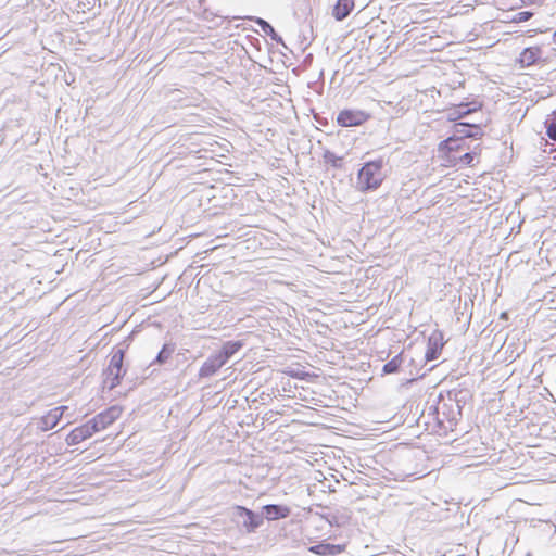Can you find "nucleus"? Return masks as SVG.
<instances>
[{"instance_id":"1","label":"nucleus","mask_w":556,"mask_h":556,"mask_svg":"<svg viewBox=\"0 0 556 556\" xmlns=\"http://www.w3.org/2000/svg\"><path fill=\"white\" fill-rule=\"evenodd\" d=\"M387 164L388 160L383 156L363 163L357 172L356 189L363 193L376 191L387 178Z\"/></svg>"},{"instance_id":"2","label":"nucleus","mask_w":556,"mask_h":556,"mask_svg":"<svg viewBox=\"0 0 556 556\" xmlns=\"http://www.w3.org/2000/svg\"><path fill=\"white\" fill-rule=\"evenodd\" d=\"M430 417H432V419L435 421L439 429H445L444 421L446 420L451 424V426H455L460 419L462 413L459 409L455 408L454 403L448 401L446 395L444 396L441 393L438 397L437 405H431L429 407L427 416H425V412L422 410L419 418L417 419V425H420V419H425L424 425L426 426V429H428Z\"/></svg>"},{"instance_id":"3","label":"nucleus","mask_w":556,"mask_h":556,"mask_svg":"<svg viewBox=\"0 0 556 556\" xmlns=\"http://www.w3.org/2000/svg\"><path fill=\"white\" fill-rule=\"evenodd\" d=\"M128 344H119L112 353L108 367L103 370V389L109 391L116 388L126 375L124 359Z\"/></svg>"},{"instance_id":"4","label":"nucleus","mask_w":556,"mask_h":556,"mask_svg":"<svg viewBox=\"0 0 556 556\" xmlns=\"http://www.w3.org/2000/svg\"><path fill=\"white\" fill-rule=\"evenodd\" d=\"M232 521L244 529L247 533L255 532L264 522V516L245 506L236 505L231 513Z\"/></svg>"},{"instance_id":"5","label":"nucleus","mask_w":556,"mask_h":556,"mask_svg":"<svg viewBox=\"0 0 556 556\" xmlns=\"http://www.w3.org/2000/svg\"><path fill=\"white\" fill-rule=\"evenodd\" d=\"M370 114L363 110L343 109L338 113L337 123L341 127H357L366 123Z\"/></svg>"},{"instance_id":"6","label":"nucleus","mask_w":556,"mask_h":556,"mask_svg":"<svg viewBox=\"0 0 556 556\" xmlns=\"http://www.w3.org/2000/svg\"><path fill=\"white\" fill-rule=\"evenodd\" d=\"M444 346V336L440 330H434L428 338L425 358L432 362L439 358Z\"/></svg>"},{"instance_id":"7","label":"nucleus","mask_w":556,"mask_h":556,"mask_svg":"<svg viewBox=\"0 0 556 556\" xmlns=\"http://www.w3.org/2000/svg\"><path fill=\"white\" fill-rule=\"evenodd\" d=\"M261 515L268 521L286 519L291 515V508L282 504H267L262 508Z\"/></svg>"},{"instance_id":"8","label":"nucleus","mask_w":556,"mask_h":556,"mask_svg":"<svg viewBox=\"0 0 556 556\" xmlns=\"http://www.w3.org/2000/svg\"><path fill=\"white\" fill-rule=\"evenodd\" d=\"M224 365L223 359L216 354H212L201 366L199 370V378H210L214 376Z\"/></svg>"},{"instance_id":"9","label":"nucleus","mask_w":556,"mask_h":556,"mask_svg":"<svg viewBox=\"0 0 556 556\" xmlns=\"http://www.w3.org/2000/svg\"><path fill=\"white\" fill-rule=\"evenodd\" d=\"M542 54L543 50L540 47H528L525 48L520 53L518 62L520 63L521 67H529L538 64L542 59Z\"/></svg>"},{"instance_id":"10","label":"nucleus","mask_w":556,"mask_h":556,"mask_svg":"<svg viewBox=\"0 0 556 556\" xmlns=\"http://www.w3.org/2000/svg\"><path fill=\"white\" fill-rule=\"evenodd\" d=\"M344 544H331L328 542H320L308 547V551L319 556H336L344 552Z\"/></svg>"},{"instance_id":"11","label":"nucleus","mask_w":556,"mask_h":556,"mask_svg":"<svg viewBox=\"0 0 556 556\" xmlns=\"http://www.w3.org/2000/svg\"><path fill=\"white\" fill-rule=\"evenodd\" d=\"M244 345L242 340H230L223 343L222 348L216 352V354L223 359L225 364L229 362V359L236 355Z\"/></svg>"},{"instance_id":"12","label":"nucleus","mask_w":556,"mask_h":556,"mask_svg":"<svg viewBox=\"0 0 556 556\" xmlns=\"http://www.w3.org/2000/svg\"><path fill=\"white\" fill-rule=\"evenodd\" d=\"M122 409L118 406H111L105 410L96 415L98 424L102 429H105L110 425H112L121 415Z\"/></svg>"},{"instance_id":"13","label":"nucleus","mask_w":556,"mask_h":556,"mask_svg":"<svg viewBox=\"0 0 556 556\" xmlns=\"http://www.w3.org/2000/svg\"><path fill=\"white\" fill-rule=\"evenodd\" d=\"M353 9L354 0H337L332 10V16L336 21L341 22L350 15Z\"/></svg>"},{"instance_id":"14","label":"nucleus","mask_w":556,"mask_h":556,"mask_svg":"<svg viewBox=\"0 0 556 556\" xmlns=\"http://www.w3.org/2000/svg\"><path fill=\"white\" fill-rule=\"evenodd\" d=\"M252 21L262 29V31L270 37L277 45L285 46L282 37L275 30L273 25L262 17H252Z\"/></svg>"},{"instance_id":"15","label":"nucleus","mask_w":556,"mask_h":556,"mask_svg":"<svg viewBox=\"0 0 556 556\" xmlns=\"http://www.w3.org/2000/svg\"><path fill=\"white\" fill-rule=\"evenodd\" d=\"M92 435L90 434V432L86 429V427L84 425L79 426V427H76L75 429H73L68 434L67 437L65 438V442L67 443V445H76L89 438H91Z\"/></svg>"},{"instance_id":"16","label":"nucleus","mask_w":556,"mask_h":556,"mask_svg":"<svg viewBox=\"0 0 556 556\" xmlns=\"http://www.w3.org/2000/svg\"><path fill=\"white\" fill-rule=\"evenodd\" d=\"M446 397L448 401L454 403L456 409L462 412L469 397V392L467 390L453 389L447 391Z\"/></svg>"},{"instance_id":"17","label":"nucleus","mask_w":556,"mask_h":556,"mask_svg":"<svg viewBox=\"0 0 556 556\" xmlns=\"http://www.w3.org/2000/svg\"><path fill=\"white\" fill-rule=\"evenodd\" d=\"M464 139L451 136L439 143V151L441 152H454L464 149Z\"/></svg>"},{"instance_id":"18","label":"nucleus","mask_w":556,"mask_h":556,"mask_svg":"<svg viewBox=\"0 0 556 556\" xmlns=\"http://www.w3.org/2000/svg\"><path fill=\"white\" fill-rule=\"evenodd\" d=\"M454 106L456 108L458 114L463 118H465L469 114L475 113V112L481 110L482 103L477 101V100H472V101H468V102H460V103H458V104H456Z\"/></svg>"},{"instance_id":"19","label":"nucleus","mask_w":556,"mask_h":556,"mask_svg":"<svg viewBox=\"0 0 556 556\" xmlns=\"http://www.w3.org/2000/svg\"><path fill=\"white\" fill-rule=\"evenodd\" d=\"M403 364V353H399L392 359L387 362L382 367L383 375L396 374Z\"/></svg>"},{"instance_id":"20","label":"nucleus","mask_w":556,"mask_h":556,"mask_svg":"<svg viewBox=\"0 0 556 556\" xmlns=\"http://www.w3.org/2000/svg\"><path fill=\"white\" fill-rule=\"evenodd\" d=\"M175 351V344L174 343H164L162 349L159 351L157 355L155 356L152 364L163 365L167 362L169 356Z\"/></svg>"},{"instance_id":"21","label":"nucleus","mask_w":556,"mask_h":556,"mask_svg":"<svg viewBox=\"0 0 556 556\" xmlns=\"http://www.w3.org/2000/svg\"><path fill=\"white\" fill-rule=\"evenodd\" d=\"M60 422V419L58 418L56 413H53L52 409H50L40 420V429L43 431L53 429L58 426Z\"/></svg>"},{"instance_id":"22","label":"nucleus","mask_w":556,"mask_h":556,"mask_svg":"<svg viewBox=\"0 0 556 556\" xmlns=\"http://www.w3.org/2000/svg\"><path fill=\"white\" fill-rule=\"evenodd\" d=\"M323 518L331 526V527H342L350 520V515L342 513V514H332L324 516Z\"/></svg>"},{"instance_id":"23","label":"nucleus","mask_w":556,"mask_h":556,"mask_svg":"<svg viewBox=\"0 0 556 556\" xmlns=\"http://www.w3.org/2000/svg\"><path fill=\"white\" fill-rule=\"evenodd\" d=\"M547 137L556 142V110L547 115L544 121Z\"/></svg>"},{"instance_id":"24","label":"nucleus","mask_w":556,"mask_h":556,"mask_svg":"<svg viewBox=\"0 0 556 556\" xmlns=\"http://www.w3.org/2000/svg\"><path fill=\"white\" fill-rule=\"evenodd\" d=\"M324 162L331 165L333 168L342 167V156H338L334 152L326 150L323 154Z\"/></svg>"},{"instance_id":"25","label":"nucleus","mask_w":556,"mask_h":556,"mask_svg":"<svg viewBox=\"0 0 556 556\" xmlns=\"http://www.w3.org/2000/svg\"><path fill=\"white\" fill-rule=\"evenodd\" d=\"M457 138H469V123L458 122L454 124V135Z\"/></svg>"},{"instance_id":"26","label":"nucleus","mask_w":556,"mask_h":556,"mask_svg":"<svg viewBox=\"0 0 556 556\" xmlns=\"http://www.w3.org/2000/svg\"><path fill=\"white\" fill-rule=\"evenodd\" d=\"M408 34H410V37L418 41L419 45H426L428 40L432 39V36L429 33H422L418 28L410 29Z\"/></svg>"},{"instance_id":"27","label":"nucleus","mask_w":556,"mask_h":556,"mask_svg":"<svg viewBox=\"0 0 556 556\" xmlns=\"http://www.w3.org/2000/svg\"><path fill=\"white\" fill-rule=\"evenodd\" d=\"M480 147V144H477V147H475V149L470 152H467L465 154H463L460 157H459V162L460 164L463 165H468V166H473L475 165V160L477 159L478 156V152L476 151L478 148Z\"/></svg>"},{"instance_id":"28","label":"nucleus","mask_w":556,"mask_h":556,"mask_svg":"<svg viewBox=\"0 0 556 556\" xmlns=\"http://www.w3.org/2000/svg\"><path fill=\"white\" fill-rule=\"evenodd\" d=\"M533 15H534L533 11H530V10L529 11H520V12H517L511 17V22L513 23H523V22L529 21Z\"/></svg>"},{"instance_id":"29","label":"nucleus","mask_w":556,"mask_h":556,"mask_svg":"<svg viewBox=\"0 0 556 556\" xmlns=\"http://www.w3.org/2000/svg\"><path fill=\"white\" fill-rule=\"evenodd\" d=\"M484 135L481 124L469 123V138L479 139Z\"/></svg>"},{"instance_id":"30","label":"nucleus","mask_w":556,"mask_h":556,"mask_svg":"<svg viewBox=\"0 0 556 556\" xmlns=\"http://www.w3.org/2000/svg\"><path fill=\"white\" fill-rule=\"evenodd\" d=\"M84 426L90 432L91 435H93L96 432H99L100 430H103L98 424L96 416L88 420L86 424H84Z\"/></svg>"},{"instance_id":"31","label":"nucleus","mask_w":556,"mask_h":556,"mask_svg":"<svg viewBox=\"0 0 556 556\" xmlns=\"http://www.w3.org/2000/svg\"><path fill=\"white\" fill-rule=\"evenodd\" d=\"M543 0H511L515 5H535L541 4Z\"/></svg>"},{"instance_id":"32","label":"nucleus","mask_w":556,"mask_h":556,"mask_svg":"<svg viewBox=\"0 0 556 556\" xmlns=\"http://www.w3.org/2000/svg\"><path fill=\"white\" fill-rule=\"evenodd\" d=\"M447 118L448 121H457V119H462L463 117L458 114L457 110L455 106L448 109L447 111Z\"/></svg>"},{"instance_id":"33","label":"nucleus","mask_w":556,"mask_h":556,"mask_svg":"<svg viewBox=\"0 0 556 556\" xmlns=\"http://www.w3.org/2000/svg\"><path fill=\"white\" fill-rule=\"evenodd\" d=\"M67 409H68V406H64V405H62V406H58V407H55V408H52V412H53V413H56L58 418L61 420V419H62L63 414H64Z\"/></svg>"},{"instance_id":"34","label":"nucleus","mask_w":556,"mask_h":556,"mask_svg":"<svg viewBox=\"0 0 556 556\" xmlns=\"http://www.w3.org/2000/svg\"><path fill=\"white\" fill-rule=\"evenodd\" d=\"M541 522L544 525L546 532H552V533L556 532V526L554 523H551L547 521H541Z\"/></svg>"},{"instance_id":"35","label":"nucleus","mask_w":556,"mask_h":556,"mask_svg":"<svg viewBox=\"0 0 556 556\" xmlns=\"http://www.w3.org/2000/svg\"><path fill=\"white\" fill-rule=\"evenodd\" d=\"M553 42L556 43V29L553 33Z\"/></svg>"},{"instance_id":"36","label":"nucleus","mask_w":556,"mask_h":556,"mask_svg":"<svg viewBox=\"0 0 556 556\" xmlns=\"http://www.w3.org/2000/svg\"><path fill=\"white\" fill-rule=\"evenodd\" d=\"M525 556H532V554L531 553H527Z\"/></svg>"}]
</instances>
